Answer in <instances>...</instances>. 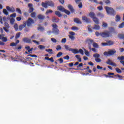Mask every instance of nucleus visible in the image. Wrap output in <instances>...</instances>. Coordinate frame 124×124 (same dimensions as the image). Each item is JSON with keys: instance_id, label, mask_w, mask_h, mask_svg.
<instances>
[{"instance_id": "56", "label": "nucleus", "mask_w": 124, "mask_h": 124, "mask_svg": "<svg viewBox=\"0 0 124 124\" xmlns=\"http://www.w3.org/2000/svg\"><path fill=\"white\" fill-rule=\"evenodd\" d=\"M2 41L3 42H6V41H7V38L5 37H3L2 38Z\"/></svg>"}, {"instance_id": "30", "label": "nucleus", "mask_w": 124, "mask_h": 124, "mask_svg": "<svg viewBox=\"0 0 124 124\" xmlns=\"http://www.w3.org/2000/svg\"><path fill=\"white\" fill-rule=\"evenodd\" d=\"M10 23L11 25H14V23H15V19H14L13 17L11 18L10 19Z\"/></svg>"}, {"instance_id": "15", "label": "nucleus", "mask_w": 124, "mask_h": 124, "mask_svg": "<svg viewBox=\"0 0 124 124\" xmlns=\"http://www.w3.org/2000/svg\"><path fill=\"white\" fill-rule=\"evenodd\" d=\"M74 22L77 24H82V21H81V20H80V19L78 18H75L74 19Z\"/></svg>"}, {"instance_id": "53", "label": "nucleus", "mask_w": 124, "mask_h": 124, "mask_svg": "<svg viewBox=\"0 0 124 124\" xmlns=\"http://www.w3.org/2000/svg\"><path fill=\"white\" fill-rule=\"evenodd\" d=\"M95 61L97 62H101V59H100V58H95Z\"/></svg>"}, {"instance_id": "7", "label": "nucleus", "mask_w": 124, "mask_h": 124, "mask_svg": "<svg viewBox=\"0 0 124 124\" xmlns=\"http://www.w3.org/2000/svg\"><path fill=\"white\" fill-rule=\"evenodd\" d=\"M112 75H115V73L108 72V75L106 74H104L103 76H105L106 78H114V77Z\"/></svg>"}, {"instance_id": "62", "label": "nucleus", "mask_w": 124, "mask_h": 124, "mask_svg": "<svg viewBox=\"0 0 124 124\" xmlns=\"http://www.w3.org/2000/svg\"><path fill=\"white\" fill-rule=\"evenodd\" d=\"M63 59H64V60H69V59H70L69 56L66 55V56H64V57H63Z\"/></svg>"}, {"instance_id": "46", "label": "nucleus", "mask_w": 124, "mask_h": 124, "mask_svg": "<svg viewBox=\"0 0 124 124\" xmlns=\"http://www.w3.org/2000/svg\"><path fill=\"white\" fill-rule=\"evenodd\" d=\"M14 28L15 31H18V24H17V23H16L14 25Z\"/></svg>"}, {"instance_id": "22", "label": "nucleus", "mask_w": 124, "mask_h": 124, "mask_svg": "<svg viewBox=\"0 0 124 124\" xmlns=\"http://www.w3.org/2000/svg\"><path fill=\"white\" fill-rule=\"evenodd\" d=\"M93 30H96V31H98L100 29V26L98 25H94V27L93 28Z\"/></svg>"}, {"instance_id": "42", "label": "nucleus", "mask_w": 124, "mask_h": 124, "mask_svg": "<svg viewBox=\"0 0 124 124\" xmlns=\"http://www.w3.org/2000/svg\"><path fill=\"white\" fill-rule=\"evenodd\" d=\"M115 71L117 73H122V70L118 67L115 68Z\"/></svg>"}, {"instance_id": "20", "label": "nucleus", "mask_w": 124, "mask_h": 124, "mask_svg": "<svg viewBox=\"0 0 124 124\" xmlns=\"http://www.w3.org/2000/svg\"><path fill=\"white\" fill-rule=\"evenodd\" d=\"M37 18L39 20H44L45 19V16L42 15H39L37 16Z\"/></svg>"}, {"instance_id": "48", "label": "nucleus", "mask_w": 124, "mask_h": 124, "mask_svg": "<svg viewBox=\"0 0 124 124\" xmlns=\"http://www.w3.org/2000/svg\"><path fill=\"white\" fill-rule=\"evenodd\" d=\"M69 37L71 40H75V37L72 35H69Z\"/></svg>"}, {"instance_id": "3", "label": "nucleus", "mask_w": 124, "mask_h": 124, "mask_svg": "<svg viewBox=\"0 0 124 124\" xmlns=\"http://www.w3.org/2000/svg\"><path fill=\"white\" fill-rule=\"evenodd\" d=\"M117 53L116 49L109 50L108 51H105L104 52V56L106 57H110L111 56H114L115 54Z\"/></svg>"}, {"instance_id": "34", "label": "nucleus", "mask_w": 124, "mask_h": 124, "mask_svg": "<svg viewBox=\"0 0 124 124\" xmlns=\"http://www.w3.org/2000/svg\"><path fill=\"white\" fill-rule=\"evenodd\" d=\"M21 36V32H18L16 34L15 38L16 39H18Z\"/></svg>"}, {"instance_id": "27", "label": "nucleus", "mask_w": 124, "mask_h": 124, "mask_svg": "<svg viewBox=\"0 0 124 124\" xmlns=\"http://www.w3.org/2000/svg\"><path fill=\"white\" fill-rule=\"evenodd\" d=\"M82 49H83L84 51H85L84 53L86 56H87V57H90V53L89 52V51L87 50V49H85V48L84 47H83Z\"/></svg>"}, {"instance_id": "63", "label": "nucleus", "mask_w": 124, "mask_h": 124, "mask_svg": "<svg viewBox=\"0 0 124 124\" xmlns=\"http://www.w3.org/2000/svg\"><path fill=\"white\" fill-rule=\"evenodd\" d=\"M38 30H39L41 31H44V28L42 27H38Z\"/></svg>"}, {"instance_id": "32", "label": "nucleus", "mask_w": 124, "mask_h": 124, "mask_svg": "<svg viewBox=\"0 0 124 124\" xmlns=\"http://www.w3.org/2000/svg\"><path fill=\"white\" fill-rule=\"evenodd\" d=\"M93 57L95 59H98V58H100V55L98 53H95L93 55Z\"/></svg>"}, {"instance_id": "45", "label": "nucleus", "mask_w": 124, "mask_h": 124, "mask_svg": "<svg viewBox=\"0 0 124 124\" xmlns=\"http://www.w3.org/2000/svg\"><path fill=\"white\" fill-rule=\"evenodd\" d=\"M124 22H122L121 24H120L119 25V29H123V28H124Z\"/></svg>"}, {"instance_id": "52", "label": "nucleus", "mask_w": 124, "mask_h": 124, "mask_svg": "<svg viewBox=\"0 0 124 124\" xmlns=\"http://www.w3.org/2000/svg\"><path fill=\"white\" fill-rule=\"evenodd\" d=\"M10 46H11V47H14V46H17V45L15 43L12 42L10 44Z\"/></svg>"}, {"instance_id": "64", "label": "nucleus", "mask_w": 124, "mask_h": 124, "mask_svg": "<svg viewBox=\"0 0 124 124\" xmlns=\"http://www.w3.org/2000/svg\"><path fill=\"white\" fill-rule=\"evenodd\" d=\"M62 43H65L66 42V38H63L61 41Z\"/></svg>"}, {"instance_id": "47", "label": "nucleus", "mask_w": 124, "mask_h": 124, "mask_svg": "<svg viewBox=\"0 0 124 124\" xmlns=\"http://www.w3.org/2000/svg\"><path fill=\"white\" fill-rule=\"evenodd\" d=\"M102 27H103L104 28H107V27H108V24L103 22L102 24Z\"/></svg>"}, {"instance_id": "2", "label": "nucleus", "mask_w": 124, "mask_h": 124, "mask_svg": "<svg viewBox=\"0 0 124 124\" xmlns=\"http://www.w3.org/2000/svg\"><path fill=\"white\" fill-rule=\"evenodd\" d=\"M105 9L106 11V12L108 14H109V15H112L113 16H115L116 15V11L113 9L112 7H109L108 6L105 7Z\"/></svg>"}, {"instance_id": "50", "label": "nucleus", "mask_w": 124, "mask_h": 124, "mask_svg": "<svg viewBox=\"0 0 124 124\" xmlns=\"http://www.w3.org/2000/svg\"><path fill=\"white\" fill-rule=\"evenodd\" d=\"M39 49H45V46H43V45H39L38 46Z\"/></svg>"}, {"instance_id": "36", "label": "nucleus", "mask_w": 124, "mask_h": 124, "mask_svg": "<svg viewBox=\"0 0 124 124\" xmlns=\"http://www.w3.org/2000/svg\"><path fill=\"white\" fill-rule=\"evenodd\" d=\"M35 16H36V13L35 12H33L31 14V18H35Z\"/></svg>"}, {"instance_id": "43", "label": "nucleus", "mask_w": 124, "mask_h": 124, "mask_svg": "<svg viewBox=\"0 0 124 124\" xmlns=\"http://www.w3.org/2000/svg\"><path fill=\"white\" fill-rule=\"evenodd\" d=\"M27 57H31V58H37V55L35 54H29L28 55H27Z\"/></svg>"}, {"instance_id": "28", "label": "nucleus", "mask_w": 124, "mask_h": 124, "mask_svg": "<svg viewBox=\"0 0 124 124\" xmlns=\"http://www.w3.org/2000/svg\"><path fill=\"white\" fill-rule=\"evenodd\" d=\"M64 48L66 50V51H69V52H71V49H72V48H69V46L66 45H64Z\"/></svg>"}, {"instance_id": "1", "label": "nucleus", "mask_w": 124, "mask_h": 124, "mask_svg": "<svg viewBox=\"0 0 124 124\" xmlns=\"http://www.w3.org/2000/svg\"><path fill=\"white\" fill-rule=\"evenodd\" d=\"M52 33H54V34H56V35H58V34H60V30L58 29L59 27L56 23H54L52 24Z\"/></svg>"}, {"instance_id": "40", "label": "nucleus", "mask_w": 124, "mask_h": 124, "mask_svg": "<svg viewBox=\"0 0 124 124\" xmlns=\"http://www.w3.org/2000/svg\"><path fill=\"white\" fill-rule=\"evenodd\" d=\"M97 16H99L101 18H103V17H104V15L101 13H98L97 14Z\"/></svg>"}, {"instance_id": "54", "label": "nucleus", "mask_w": 124, "mask_h": 124, "mask_svg": "<svg viewBox=\"0 0 124 124\" xmlns=\"http://www.w3.org/2000/svg\"><path fill=\"white\" fill-rule=\"evenodd\" d=\"M10 17H12V18H16V13H14L10 16Z\"/></svg>"}, {"instance_id": "4", "label": "nucleus", "mask_w": 124, "mask_h": 124, "mask_svg": "<svg viewBox=\"0 0 124 124\" xmlns=\"http://www.w3.org/2000/svg\"><path fill=\"white\" fill-rule=\"evenodd\" d=\"M24 24H26V26L31 27L32 24H34V20L32 18L29 17L26 22H24Z\"/></svg>"}, {"instance_id": "60", "label": "nucleus", "mask_w": 124, "mask_h": 124, "mask_svg": "<svg viewBox=\"0 0 124 124\" xmlns=\"http://www.w3.org/2000/svg\"><path fill=\"white\" fill-rule=\"evenodd\" d=\"M51 40L53 43H57V40L56 39L52 38L51 39Z\"/></svg>"}, {"instance_id": "25", "label": "nucleus", "mask_w": 124, "mask_h": 124, "mask_svg": "<svg viewBox=\"0 0 124 124\" xmlns=\"http://www.w3.org/2000/svg\"><path fill=\"white\" fill-rule=\"evenodd\" d=\"M55 15L56 16H58V17H62V15L61 12L58 11H55Z\"/></svg>"}, {"instance_id": "38", "label": "nucleus", "mask_w": 124, "mask_h": 124, "mask_svg": "<svg viewBox=\"0 0 124 124\" xmlns=\"http://www.w3.org/2000/svg\"><path fill=\"white\" fill-rule=\"evenodd\" d=\"M16 11L18 13V14L22 15V11H21V9L20 8H17L16 9Z\"/></svg>"}, {"instance_id": "11", "label": "nucleus", "mask_w": 124, "mask_h": 124, "mask_svg": "<svg viewBox=\"0 0 124 124\" xmlns=\"http://www.w3.org/2000/svg\"><path fill=\"white\" fill-rule=\"evenodd\" d=\"M47 5L50 6L51 7H54L55 6V3L52 1H46Z\"/></svg>"}, {"instance_id": "14", "label": "nucleus", "mask_w": 124, "mask_h": 124, "mask_svg": "<svg viewBox=\"0 0 124 124\" xmlns=\"http://www.w3.org/2000/svg\"><path fill=\"white\" fill-rule=\"evenodd\" d=\"M89 16L90 17V18L93 19L95 17V14L93 12H91L89 13Z\"/></svg>"}, {"instance_id": "33", "label": "nucleus", "mask_w": 124, "mask_h": 124, "mask_svg": "<svg viewBox=\"0 0 124 124\" xmlns=\"http://www.w3.org/2000/svg\"><path fill=\"white\" fill-rule=\"evenodd\" d=\"M87 42H88V45H92L93 43V40L89 39L87 40Z\"/></svg>"}, {"instance_id": "58", "label": "nucleus", "mask_w": 124, "mask_h": 124, "mask_svg": "<svg viewBox=\"0 0 124 124\" xmlns=\"http://www.w3.org/2000/svg\"><path fill=\"white\" fill-rule=\"evenodd\" d=\"M104 2L106 3V4H109V3H111L110 2V0H104Z\"/></svg>"}, {"instance_id": "12", "label": "nucleus", "mask_w": 124, "mask_h": 124, "mask_svg": "<svg viewBox=\"0 0 124 124\" xmlns=\"http://www.w3.org/2000/svg\"><path fill=\"white\" fill-rule=\"evenodd\" d=\"M25 49L26 50H27L29 53H31V51H32V50H33V48L31 47V46H25Z\"/></svg>"}, {"instance_id": "10", "label": "nucleus", "mask_w": 124, "mask_h": 124, "mask_svg": "<svg viewBox=\"0 0 124 124\" xmlns=\"http://www.w3.org/2000/svg\"><path fill=\"white\" fill-rule=\"evenodd\" d=\"M6 8L8 11L9 12H12V13H14V12L15 11V8L14 7H10L9 6H6Z\"/></svg>"}, {"instance_id": "55", "label": "nucleus", "mask_w": 124, "mask_h": 124, "mask_svg": "<svg viewBox=\"0 0 124 124\" xmlns=\"http://www.w3.org/2000/svg\"><path fill=\"white\" fill-rule=\"evenodd\" d=\"M61 56H62V52H60L57 55V58H60V57H61Z\"/></svg>"}, {"instance_id": "29", "label": "nucleus", "mask_w": 124, "mask_h": 124, "mask_svg": "<svg viewBox=\"0 0 124 124\" xmlns=\"http://www.w3.org/2000/svg\"><path fill=\"white\" fill-rule=\"evenodd\" d=\"M108 46H112L114 44V42L111 40L107 41Z\"/></svg>"}, {"instance_id": "26", "label": "nucleus", "mask_w": 124, "mask_h": 124, "mask_svg": "<svg viewBox=\"0 0 124 124\" xmlns=\"http://www.w3.org/2000/svg\"><path fill=\"white\" fill-rule=\"evenodd\" d=\"M76 58L78 60V62H82V59L81 58V56L79 55H76Z\"/></svg>"}, {"instance_id": "6", "label": "nucleus", "mask_w": 124, "mask_h": 124, "mask_svg": "<svg viewBox=\"0 0 124 124\" xmlns=\"http://www.w3.org/2000/svg\"><path fill=\"white\" fill-rule=\"evenodd\" d=\"M4 27H3V29L4 31H5L6 32H9V29L10 28V26H9V24L7 22H5L4 23Z\"/></svg>"}, {"instance_id": "8", "label": "nucleus", "mask_w": 124, "mask_h": 124, "mask_svg": "<svg viewBox=\"0 0 124 124\" xmlns=\"http://www.w3.org/2000/svg\"><path fill=\"white\" fill-rule=\"evenodd\" d=\"M82 20L84 21L86 23H91L92 21H91V19L87 18L86 16H83L82 17Z\"/></svg>"}, {"instance_id": "16", "label": "nucleus", "mask_w": 124, "mask_h": 124, "mask_svg": "<svg viewBox=\"0 0 124 124\" xmlns=\"http://www.w3.org/2000/svg\"><path fill=\"white\" fill-rule=\"evenodd\" d=\"M71 52H73V54H79V50H78V49L76 48H72V49L71 50Z\"/></svg>"}, {"instance_id": "21", "label": "nucleus", "mask_w": 124, "mask_h": 124, "mask_svg": "<svg viewBox=\"0 0 124 124\" xmlns=\"http://www.w3.org/2000/svg\"><path fill=\"white\" fill-rule=\"evenodd\" d=\"M57 8L58 10H60V11H61L62 12H63L65 10V9H64V8H63V7H62V6H58L57 7Z\"/></svg>"}, {"instance_id": "35", "label": "nucleus", "mask_w": 124, "mask_h": 124, "mask_svg": "<svg viewBox=\"0 0 124 124\" xmlns=\"http://www.w3.org/2000/svg\"><path fill=\"white\" fill-rule=\"evenodd\" d=\"M3 13L6 15V16H7V15H8V14H9L8 13V12H7V10H6V9H3Z\"/></svg>"}, {"instance_id": "41", "label": "nucleus", "mask_w": 124, "mask_h": 124, "mask_svg": "<svg viewBox=\"0 0 124 124\" xmlns=\"http://www.w3.org/2000/svg\"><path fill=\"white\" fill-rule=\"evenodd\" d=\"M63 12L64 13H65V14H67V15H70V11H69L66 9H65V10H64Z\"/></svg>"}, {"instance_id": "59", "label": "nucleus", "mask_w": 124, "mask_h": 124, "mask_svg": "<svg viewBox=\"0 0 124 124\" xmlns=\"http://www.w3.org/2000/svg\"><path fill=\"white\" fill-rule=\"evenodd\" d=\"M91 25H89L88 27V30L89 31H90V32H92L93 31V30L92 29V28H91Z\"/></svg>"}, {"instance_id": "31", "label": "nucleus", "mask_w": 124, "mask_h": 124, "mask_svg": "<svg viewBox=\"0 0 124 124\" xmlns=\"http://www.w3.org/2000/svg\"><path fill=\"white\" fill-rule=\"evenodd\" d=\"M93 46L94 48H96L97 49L99 48V46L96 43H93Z\"/></svg>"}, {"instance_id": "24", "label": "nucleus", "mask_w": 124, "mask_h": 124, "mask_svg": "<svg viewBox=\"0 0 124 124\" xmlns=\"http://www.w3.org/2000/svg\"><path fill=\"white\" fill-rule=\"evenodd\" d=\"M115 18L116 22H120L121 21V16L119 15H116Z\"/></svg>"}, {"instance_id": "5", "label": "nucleus", "mask_w": 124, "mask_h": 124, "mask_svg": "<svg viewBox=\"0 0 124 124\" xmlns=\"http://www.w3.org/2000/svg\"><path fill=\"white\" fill-rule=\"evenodd\" d=\"M100 35L102 37H109V36H111V32L107 31L106 32H101Z\"/></svg>"}, {"instance_id": "51", "label": "nucleus", "mask_w": 124, "mask_h": 124, "mask_svg": "<svg viewBox=\"0 0 124 124\" xmlns=\"http://www.w3.org/2000/svg\"><path fill=\"white\" fill-rule=\"evenodd\" d=\"M34 9L33 8H30L29 9V13H32L33 12Z\"/></svg>"}, {"instance_id": "61", "label": "nucleus", "mask_w": 124, "mask_h": 124, "mask_svg": "<svg viewBox=\"0 0 124 124\" xmlns=\"http://www.w3.org/2000/svg\"><path fill=\"white\" fill-rule=\"evenodd\" d=\"M58 61L60 63H62V62H63V59H62V58H60L58 59Z\"/></svg>"}, {"instance_id": "9", "label": "nucleus", "mask_w": 124, "mask_h": 124, "mask_svg": "<svg viewBox=\"0 0 124 124\" xmlns=\"http://www.w3.org/2000/svg\"><path fill=\"white\" fill-rule=\"evenodd\" d=\"M23 41L25 43L31 44V40L28 37L23 38Z\"/></svg>"}, {"instance_id": "17", "label": "nucleus", "mask_w": 124, "mask_h": 124, "mask_svg": "<svg viewBox=\"0 0 124 124\" xmlns=\"http://www.w3.org/2000/svg\"><path fill=\"white\" fill-rule=\"evenodd\" d=\"M41 5L42 7H44V8H48V4L47 3V1L46 2H42Z\"/></svg>"}, {"instance_id": "44", "label": "nucleus", "mask_w": 124, "mask_h": 124, "mask_svg": "<svg viewBox=\"0 0 124 124\" xmlns=\"http://www.w3.org/2000/svg\"><path fill=\"white\" fill-rule=\"evenodd\" d=\"M50 13H53V11L52 10H48L46 13V15H48Z\"/></svg>"}, {"instance_id": "57", "label": "nucleus", "mask_w": 124, "mask_h": 124, "mask_svg": "<svg viewBox=\"0 0 124 124\" xmlns=\"http://www.w3.org/2000/svg\"><path fill=\"white\" fill-rule=\"evenodd\" d=\"M78 52L81 54V55H84V51H83V49L80 48Z\"/></svg>"}, {"instance_id": "49", "label": "nucleus", "mask_w": 124, "mask_h": 124, "mask_svg": "<svg viewBox=\"0 0 124 124\" xmlns=\"http://www.w3.org/2000/svg\"><path fill=\"white\" fill-rule=\"evenodd\" d=\"M57 51H59V50H62V46L60 45H58L56 47Z\"/></svg>"}, {"instance_id": "39", "label": "nucleus", "mask_w": 124, "mask_h": 124, "mask_svg": "<svg viewBox=\"0 0 124 124\" xmlns=\"http://www.w3.org/2000/svg\"><path fill=\"white\" fill-rule=\"evenodd\" d=\"M118 37H119V38L120 39H123V40H124V34H119Z\"/></svg>"}, {"instance_id": "13", "label": "nucleus", "mask_w": 124, "mask_h": 124, "mask_svg": "<svg viewBox=\"0 0 124 124\" xmlns=\"http://www.w3.org/2000/svg\"><path fill=\"white\" fill-rule=\"evenodd\" d=\"M52 21L53 23H59V22H60V19H59V18L53 16L52 17Z\"/></svg>"}, {"instance_id": "37", "label": "nucleus", "mask_w": 124, "mask_h": 124, "mask_svg": "<svg viewBox=\"0 0 124 124\" xmlns=\"http://www.w3.org/2000/svg\"><path fill=\"white\" fill-rule=\"evenodd\" d=\"M71 29L72 31H79V28L76 26H73Z\"/></svg>"}, {"instance_id": "19", "label": "nucleus", "mask_w": 124, "mask_h": 124, "mask_svg": "<svg viewBox=\"0 0 124 124\" xmlns=\"http://www.w3.org/2000/svg\"><path fill=\"white\" fill-rule=\"evenodd\" d=\"M93 20L96 25H98V24H99V19H98L96 17H94Z\"/></svg>"}, {"instance_id": "18", "label": "nucleus", "mask_w": 124, "mask_h": 124, "mask_svg": "<svg viewBox=\"0 0 124 124\" xmlns=\"http://www.w3.org/2000/svg\"><path fill=\"white\" fill-rule=\"evenodd\" d=\"M68 8H69L71 13H73V12H74V9H73L72 5L70 4L68 5Z\"/></svg>"}, {"instance_id": "23", "label": "nucleus", "mask_w": 124, "mask_h": 124, "mask_svg": "<svg viewBox=\"0 0 124 124\" xmlns=\"http://www.w3.org/2000/svg\"><path fill=\"white\" fill-rule=\"evenodd\" d=\"M26 24H25V22H24V24L23 25H21L20 26H19V31H22L23 29H24V28H26Z\"/></svg>"}]
</instances>
